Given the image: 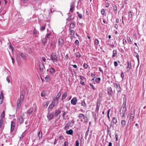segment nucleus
Masks as SVG:
<instances>
[{
    "instance_id": "nucleus-1",
    "label": "nucleus",
    "mask_w": 146,
    "mask_h": 146,
    "mask_svg": "<svg viewBox=\"0 0 146 146\" xmlns=\"http://www.w3.org/2000/svg\"><path fill=\"white\" fill-rule=\"evenodd\" d=\"M126 102H124L120 110V113L121 116L123 117H125V115L126 113Z\"/></svg>"
},
{
    "instance_id": "nucleus-2",
    "label": "nucleus",
    "mask_w": 146,
    "mask_h": 146,
    "mask_svg": "<svg viewBox=\"0 0 146 146\" xmlns=\"http://www.w3.org/2000/svg\"><path fill=\"white\" fill-rule=\"evenodd\" d=\"M48 59L49 60H51L53 62H56L57 61V56L56 53H53L51 55L50 59Z\"/></svg>"
},
{
    "instance_id": "nucleus-3",
    "label": "nucleus",
    "mask_w": 146,
    "mask_h": 146,
    "mask_svg": "<svg viewBox=\"0 0 146 146\" xmlns=\"http://www.w3.org/2000/svg\"><path fill=\"white\" fill-rule=\"evenodd\" d=\"M74 123V120H72L69 121L65 126L64 129L65 130H67L69 128L73 126Z\"/></svg>"
},
{
    "instance_id": "nucleus-4",
    "label": "nucleus",
    "mask_w": 146,
    "mask_h": 146,
    "mask_svg": "<svg viewBox=\"0 0 146 146\" xmlns=\"http://www.w3.org/2000/svg\"><path fill=\"white\" fill-rule=\"evenodd\" d=\"M75 1H72L71 3V5H70V11L71 12H73V10L74 9L75 7V4L76 3Z\"/></svg>"
},
{
    "instance_id": "nucleus-5",
    "label": "nucleus",
    "mask_w": 146,
    "mask_h": 146,
    "mask_svg": "<svg viewBox=\"0 0 146 146\" xmlns=\"http://www.w3.org/2000/svg\"><path fill=\"white\" fill-rule=\"evenodd\" d=\"M78 117L79 118L81 119V121L82 122H86L85 119L86 117L84 116V115L82 113L80 114L79 115Z\"/></svg>"
},
{
    "instance_id": "nucleus-6",
    "label": "nucleus",
    "mask_w": 146,
    "mask_h": 146,
    "mask_svg": "<svg viewBox=\"0 0 146 146\" xmlns=\"http://www.w3.org/2000/svg\"><path fill=\"white\" fill-rule=\"evenodd\" d=\"M54 113H48L47 115V117L48 121H50L53 118Z\"/></svg>"
},
{
    "instance_id": "nucleus-7",
    "label": "nucleus",
    "mask_w": 146,
    "mask_h": 146,
    "mask_svg": "<svg viewBox=\"0 0 146 146\" xmlns=\"http://www.w3.org/2000/svg\"><path fill=\"white\" fill-rule=\"evenodd\" d=\"M114 87L116 88L117 91L118 92H121V89L120 85L119 84H114Z\"/></svg>"
},
{
    "instance_id": "nucleus-8",
    "label": "nucleus",
    "mask_w": 146,
    "mask_h": 146,
    "mask_svg": "<svg viewBox=\"0 0 146 146\" xmlns=\"http://www.w3.org/2000/svg\"><path fill=\"white\" fill-rule=\"evenodd\" d=\"M100 101L98 100L96 104V111L98 112L99 111V109L100 108Z\"/></svg>"
},
{
    "instance_id": "nucleus-9",
    "label": "nucleus",
    "mask_w": 146,
    "mask_h": 146,
    "mask_svg": "<svg viewBox=\"0 0 146 146\" xmlns=\"http://www.w3.org/2000/svg\"><path fill=\"white\" fill-rule=\"evenodd\" d=\"M77 102V99L76 97L74 98L71 101V104L73 105H75L76 104Z\"/></svg>"
},
{
    "instance_id": "nucleus-10",
    "label": "nucleus",
    "mask_w": 146,
    "mask_h": 146,
    "mask_svg": "<svg viewBox=\"0 0 146 146\" xmlns=\"http://www.w3.org/2000/svg\"><path fill=\"white\" fill-rule=\"evenodd\" d=\"M4 97L3 93L1 92L0 94V104H2L3 101Z\"/></svg>"
},
{
    "instance_id": "nucleus-11",
    "label": "nucleus",
    "mask_w": 146,
    "mask_h": 146,
    "mask_svg": "<svg viewBox=\"0 0 146 146\" xmlns=\"http://www.w3.org/2000/svg\"><path fill=\"white\" fill-rule=\"evenodd\" d=\"M108 94L110 95H112L113 93L112 89L111 87H108L107 88Z\"/></svg>"
},
{
    "instance_id": "nucleus-12",
    "label": "nucleus",
    "mask_w": 146,
    "mask_h": 146,
    "mask_svg": "<svg viewBox=\"0 0 146 146\" xmlns=\"http://www.w3.org/2000/svg\"><path fill=\"white\" fill-rule=\"evenodd\" d=\"M15 122L14 121H11V132H12L13 131L14 129L15 126Z\"/></svg>"
},
{
    "instance_id": "nucleus-13",
    "label": "nucleus",
    "mask_w": 146,
    "mask_h": 146,
    "mask_svg": "<svg viewBox=\"0 0 146 146\" xmlns=\"http://www.w3.org/2000/svg\"><path fill=\"white\" fill-rule=\"evenodd\" d=\"M135 116V113L133 112V113H131V117L130 119V120L131 122L133 121V119L134 118Z\"/></svg>"
},
{
    "instance_id": "nucleus-14",
    "label": "nucleus",
    "mask_w": 146,
    "mask_h": 146,
    "mask_svg": "<svg viewBox=\"0 0 146 146\" xmlns=\"http://www.w3.org/2000/svg\"><path fill=\"white\" fill-rule=\"evenodd\" d=\"M24 119H23L22 116H19L18 122L20 124H21L23 123L24 122Z\"/></svg>"
},
{
    "instance_id": "nucleus-15",
    "label": "nucleus",
    "mask_w": 146,
    "mask_h": 146,
    "mask_svg": "<svg viewBox=\"0 0 146 146\" xmlns=\"http://www.w3.org/2000/svg\"><path fill=\"white\" fill-rule=\"evenodd\" d=\"M61 112V110L60 109H58L56 110L55 111V113L54 114V116H57L58 114H60Z\"/></svg>"
},
{
    "instance_id": "nucleus-16",
    "label": "nucleus",
    "mask_w": 146,
    "mask_h": 146,
    "mask_svg": "<svg viewBox=\"0 0 146 146\" xmlns=\"http://www.w3.org/2000/svg\"><path fill=\"white\" fill-rule=\"evenodd\" d=\"M66 133L68 134L71 135L73 134V131L72 129H70L69 130H67L66 131Z\"/></svg>"
},
{
    "instance_id": "nucleus-17",
    "label": "nucleus",
    "mask_w": 146,
    "mask_h": 146,
    "mask_svg": "<svg viewBox=\"0 0 146 146\" xmlns=\"http://www.w3.org/2000/svg\"><path fill=\"white\" fill-rule=\"evenodd\" d=\"M50 72L51 74H53L55 72V70L53 67H51L50 69Z\"/></svg>"
},
{
    "instance_id": "nucleus-18",
    "label": "nucleus",
    "mask_w": 146,
    "mask_h": 146,
    "mask_svg": "<svg viewBox=\"0 0 146 146\" xmlns=\"http://www.w3.org/2000/svg\"><path fill=\"white\" fill-rule=\"evenodd\" d=\"M67 92H64L62 94V100L64 99L67 96Z\"/></svg>"
},
{
    "instance_id": "nucleus-19",
    "label": "nucleus",
    "mask_w": 146,
    "mask_h": 146,
    "mask_svg": "<svg viewBox=\"0 0 146 146\" xmlns=\"http://www.w3.org/2000/svg\"><path fill=\"white\" fill-rule=\"evenodd\" d=\"M69 30H70V35H71V36L72 37L74 35L75 32L73 30H72L70 29H69Z\"/></svg>"
},
{
    "instance_id": "nucleus-20",
    "label": "nucleus",
    "mask_w": 146,
    "mask_h": 146,
    "mask_svg": "<svg viewBox=\"0 0 146 146\" xmlns=\"http://www.w3.org/2000/svg\"><path fill=\"white\" fill-rule=\"evenodd\" d=\"M131 63H130L129 62H127V70L129 71L131 69Z\"/></svg>"
},
{
    "instance_id": "nucleus-21",
    "label": "nucleus",
    "mask_w": 146,
    "mask_h": 146,
    "mask_svg": "<svg viewBox=\"0 0 146 146\" xmlns=\"http://www.w3.org/2000/svg\"><path fill=\"white\" fill-rule=\"evenodd\" d=\"M33 108H30L29 110H28L27 111V113H28L30 115L32 113V112L33 111Z\"/></svg>"
},
{
    "instance_id": "nucleus-22",
    "label": "nucleus",
    "mask_w": 146,
    "mask_h": 146,
    "mask_svg": "<svg viewBox=\"0 0 146 146\" xmlns=\"http://www.w3.org/2000/svg\"><path fill=\"white\" fill-rule=\"evenodd\" d=\"M112 122L114 124H116L117 122V119L116 117H113L112 118Z\"/></svg>"
},
{
    "instance_id": "nucleus-23",
    "label": "nucleus",
    "mask_w": 146,
    "mask_h": 146,
    "mask_svg": "<svg viewBox=\"0 0 146 146\" xmlns=\"http://www.w3.org/2000/svg\"><path fill=\"white\" fill-rule=\"evenodd\" d=\"M55 105V104L52 103L48 107V110H51Z\"/></svg>"
},
{
    "instance_id": "nucleus-24",
    "label": "nucleus",
    "mask_w": 146,
    "mask_h": 146,
    "mask_svg": "<svg viewBox=\"0 0 146 146\" xmlns=\"http://www.w3.org/2000/svg\"><path fill=\"white\" fill-rule=\"evenodd\" d=\"M58 43L59 44H63V40L62 38H60L59 39Z\"/></svg>"
},
{
    "instance_id": "nucleus-25",
    "label": "nucleus",
    "mask_w": 146,
    "mask_h": 146,
    "mask_svg": "<svg viewBox=\"0 0 146 146\" xmlns=\"http://www.w3.org/2000/svg\"><path fill=\"white\" fill-rule=\"evenodd\" d=\"M117 54V51L116 50H114L113 51V54L112 55V57L113 58L114 57L116 56Z\"/></svg>"
},
{
    "instance_id": "nucleus-26",
    "label": "nucleus",
    "mask_w": 146,
    "mask_h": 146,
    "mask_svg": "<svg viewBox=\"0 0 146 146\" xmlns=\"http://www.w3.org/2000/svg\"><path fill=\"white\" fill-rule=\"evenodd\" d=\"M75 26V23H71L70 25V28L71 29L73 28Z\"/></svg>"
},
{
    "instance_id": "nucleus-27",
    "label": "nucleus",
    "mask_w": 146,
    "mask_h": 146,
    "mask_svg": "<svg viewBox=\"0 0 146 146\" xmlns=\"http://www.w3.org/2000/svg\"><path fill=\"white\" fill-rule=\"evenodd\" d=\"M126 122L125 120H122L121 121V124L122 127H124L125 125Z\"/></svg>"
},
{
    "instance_id": "nucleus-28",
    "label": "nucleus",
    "mask_w": 146,
    "mask_h": 146,
    "mask_svg": "<svg viewBox=\"0 0 146 146\" xmlns=\"http://www.w3.org/2000/svg\"><path fill=\"white\" fill-rule=\"evenodd\" d=\"M61 92H60L58 93V94H57V95H56V98H55V99H56L57 100H58V99L59 98V97H60V96H61Z\"/></svg>"
},
{
    "instance_id": "nucleus-29",
    "label": "nucleus",
    "mask_w": 146,
    "mask_h": 146,
    "mask_svg": "<svg viewBox=\"0 0 146 146\" xmlns=\"http://www.w3.org/2000/svg\"><path fill=\"white\" fill-rule=\"evenodd\" d=\"M58 100H57L55 98L54 99L52 103L54 104H55V105H56L58 104Z\"/></svg>"
},
{
    "instance_id": "nucleus-30",
    "label": "nucleus",
    "mask_w": 146,
    "mask_h": 146,
    "mask_svg": "<svg viewBox=\"0 0 146 146\" xmlns=\"http://www.w3.org/2000/svg\"><path fill=\"white\" fill-rule=\"evenodd\" d=\"M38 135L39 138H42V133L40 131L38 132Z\"/></svg>"
},
{
    "instance_id": "nucleus-31",
    "label": "nucleus",
    "mask_w": 146,
    "mask_h": 146,
    "mask_svg": "<svg viewBox=\"0 0 146 146\" xmlns=\"http://www.w3.org/2000/svg\"><path fill=\"white\" fill-rule=\"evenodd\" d=\"M94 43L96 45H98L99 44V42L98 40L97 39H96L95 40Z\"/></svg>"
},
{
    "instance_id": "nucleus-32",
    "label": "nucleus",
    "mask_w": 146,
    "mask_h": 146,
    "mask_svg": "<svg viewBox=\"0 0 146 146\" xmlns=\"http://www.w3.org/2000/svg\"><path fill=\"white\" fill-rule=\"evenodd\" d=\"M67 113L68 112L67 111H64V112L62 114L63 119H64L65 118V116L66 115Z\"/></svg>"
},
{
    "instance_id": "nucleus-33",
    "label": "nucleus",
    "mask_w": 146,
    "mask_h": 146,
    "mask_svg": "<svg viewBox=\"0 0 146 146\" xmlns=\"http://www.w3.org/2000/svg\"><path fill=\"white\" fill-rule=\"evenodd\" d=\"M82 105L84 107H86V104L84 100H83L81 102Z\"/></svg>"
},
{
    "instance_id": "nucleus-34",
    "label": "nucleus",
    "mask_w": 146,
    "mask_h": 146,
    "mask_svg": "<svg viewBox=\"0 0 146 146\" xmlns=\"http://www.w3.org/2000/svg\"><path fill=\"white\" fill-rule=\"evenodd\" d=\"M127 40L129 44H131L132 43V41L130 37H127Z\"/></svg>"
},
{
    "instance_id": "nucleus-35",
    "label": "nucleus",
    "mask_w": 146,
    "mask_h": 146,
    "mask_svg": "<svg viewBox=\"0 0 146 146\" xmlns=\"http://www.w3.org/2000/svg\"><path fill=\"white\" fill-rule=\"evenodd\" d=\"M37 33V31L36 29L35 28L34 29L33 31V36L35 37L36 36V34Z\"/></svg>"
},
{
    "instance_id": "nucleus-36",
    "label": "nucleus",
    "mask_w": 146,
    "mask_h": 146,
    "mask_svg": "<svg viewBox=\"0 0 146 146\" xmlns=\"http://www.w3.org/2000/svg\"><path fill=\"white\" fill-rule=\"evenodd\" d=\"M100 80L101 78H97L95 80V81L97 83H99L100 82Z\"/></svg>"
},
{
    "instance_id": "nucleus-37",
    "label": "nucleus",
    "mask_w": 146,
    "mask_h": 146,
    "mask_svg": "<svg viewBox=\"0 0 146 146\" xmlns=\"http://www.w3.org/2000/svg\"><path fill=\"white\" fill-rule=\"evenodd\" d=\"M76 56L78 58H80L81 57L80 54L79 53L77 52L76 53Z\"/></svg>"
},
{
    "instance_id": "nucleus-38",
    "label": "nucleus",
    "mask_w": 146,
    "mask_h": 146,
    "mask_svg": "<svg viewBox=\"0 0 146 146\" xmlns=\"http://www.w3.org/2000/svg\"><path fill=\"white\" fill-rule=\"evenodd\" d=\"M110 109H109L108 110V112H107V117L108 118L109 120H110V119L109 114H110Z\"/></svg>"
},
{
    "instance_id": "nucleus-39",
    "label": "nucleus",
    "mask_w": 146,
    "mask_h": 146,
    "mask_svg": "<svg viewBox=\"0 0 146 146\" xmlns=\"http://www.w3.org/2000/svg\"><path fill=\"white\" fill-rule=\"evenodd\" d=\"M17 106L18 108H19L20 106V100L17 101Z\"/></svg>"
},
{
    "instance_id": "nucleus-40",
    "label": "nucleus",
    "mask_w": 146,
    "mask_h": 146,
    "mask_svg": "<svg viewBox=\"0 0 146 146\" xmlns=\"http://www.w3.org/2000/svg\"><path fill=\"white\" fill-rule=\"evenodd\" d=\"M5 115V111H3L2 112V113H1V117L2 118H3L4 117Z\"/></svg>"
},
{
    "instance_id": "nucleus-41",
    "label": "nucleus",
    "mask_w": 146,
    "mask_h": 146,
    "mask_svg": "<svg viewBox=\"0 0 146 146\" xmlns=\"http://www.w3.org/2000/svg\"><path fill=\"white\" fill-rule=\"evenodd\" d=\"M46 95V94L44 92H42L41 94V96L42 97H44Z\"/></svg>"
},
{
    "instance_id": "nucleus-42",
    "label": "nucleus",
    "mask_w": 146,
    "mask_h": 146,
    "mask_svg": "<svg viewBox=\"0 0 146 146\" xmlns=\"http://www.w3.org/2000/svg\"><path fill=\"white\" fill-rule=\"evenodd\" d=\"M50 35V33H47L45 36V38L47 39L49 38V36Z\"/></svg>"
},
{
    "instance_id": "nucleus-43",
    "label": "nucleus",
    "mask_w": 146,
    "mask_h": 146,
    "mask_svg": "<svg viewBox=\"0 0 146 146\" xmlns=\"http://www.w3.org/2000/svg\"><path fill=\"white\" fill-rule=\"evenodd\" d=\"M127 43V41L125 39H123V44L124 45H125Z\"/></svg>"
},
{
    "instance_id": "nucleus-44",
    "label": "nucleus",
    "mask_w": 146,
    "mask_h": 146,
    "mask_svg": "<svg viewBox=\"0 0 146 146\" xmlns=\"http://www.w3.org/2000/svg\"><path fill=\"white\" fill-rule=\"evenodd\" d=\"M20 56H21V57L23 59L25 58V55L23 54V53H21L20 54Z\"/></svg>"
},
{
    "instance_id": "nucleus-45",
    "label": "nucleus",
    "mask_w": 146,
    "mask_h": 146,
    "mask_svg": "<svg viewBox=\"0 0 146 146\" xmlns=\"http://www.w3.org/2000/svg\"><path fill=\"white\" fill-rule=\"evenodd\" d=\"M24 97V95L23 94H21L20 95V99L21 101L23 100Z\"/></svg>"
},
{
    "instance_id": "nucleus-46",
    "label": "nucleus",
    "mask_w": 146,
    "mask_h": 146,
    "mask_svg": "<svg viewBox=\"0 0 146 146\" xmlns=\"http://www.w3.org/2000/svg\"><path fill=\"white\" fill-rule=\"evenodd\" d=\"M77 13L78 14L79 17L80 18H82V15L81 14L79 13L78 12H77Z\"/></svg>"
},
{
    "instance_id": "nucleus-47",
    "label": "nucleus",
    "mask_w": 146,
    "mask_h": 146,
    "mask_svg": "<svg viewBox=\"0 0 146 146\" xmlns=\"http://www.w3.org/2000/svg\"><path fill=\"white\" fill-rule=\"evenodd\" d=\"M88 66V65L86 63H84L83 65V67L85 69H86L87 68Z\"/></svg>"
},
{
    "instance_id": "nucleus-48",
    "label": "nucleus",
    "mask_w": 146,
    "mask_h": 146,
    "mask_svg": "<svg viewBox=\"0 0 146 146\" xmlns=\"http://www.w3.org/2000/svg\"><path fill=\"white\" fill-rule=\"evenodd\" d=\"M128 13L129 14V16L131 18L132 17V15L131 12L130 11L128 12Z\"/></svg>"
},
{
    "instance_id": "nucleus-49",
    "label": "nucleus",
    "mask_w": 146,
    "mask_h": 146,
    "mask_svg": "<svg viewBox=\"0 0 146 146\" xmlns=\"http://www.w3.org/2000/svg\"><path fill=\"white\" fill-rule=\"evenodd\" d=\"M135 55L136 56L137 58V59L138 61H139V57L138 54L137 53H135Z\"/></svg>"
},
{
    "instance_id": "nucleus-50",
    "label": "nucleus",
    "mask_w": 146,
    "mask_h": 146,
    "mask_svg": "<svg viewBox=\"0 0 146 146\" xmlns=\"http://www.w3.org/2000/svg\"><path fill=\"white\" fill-rule=\"evenodd\" d=\"M105 11L104 9H102L101 11V13L102 15H104L105 14Z\"/></svg>"
},
{
    "instance_id": "nucleus-51",
    "label": "nucleus",
    "mask_w": 146,
    "mask_h": 146,
    "mask_svg": "<svg viewBox=\"0 0 146 146\" xmlns=\"http://www.w3.org/2000/svg\"><path fill=\"white\" fill-rule=\"evenodd\" d=\"M89 131V128H88L87 130L86 131V135H85L86 137H87L88 136V135Z\"/></svg>"
},
{
    "instance_id": "nucleus-52",
    "label": "nucleus",
    "mask_w": 146,
    "mask_h": 146,
    "mask_svg": "<svg viewBox=\"0 0 146 146\" xmlns=\"http://www.w3.org/2000/svg\"><path fill=\"white\" fill-rule=\"evenodd\" d=\"M114 11L115 12H116L117 11V8L116 6H114L113 7Z\"/></svg>"
},
{
    "instance_id": "nucleus-53",
    "label": "nucleus",
    "mask_w": 146,
    "mask_h": 146,
    "mask_svg": "<svg viewBox=\"0 0 146 146\" xmlns=\"http://www.w3.org/2000/svg\"><path fill=\"white\" fill-rule=\"evenodd\" d=\"M79 142L78 140H77L76 141V144L75 145V146H79Z\"/></svg>"
},
{
    "instance_id": "nucleus-54",
    "label": "nucleus",
    "mask_w": 146,
    "mask_h": 146,
    "mask_svg": "<svg viewBox=\"0 0 146 146\" xmlns=\"http://www.w3.org/2000/svg\"><path fill=\"white\" fill-rule=\"evenodd\" d=\"M90 87L93 89V90H95V88L94 87V86L91 84H90Z\"/></svg>"
},
{
    "instance_id": "nucleus-55",
    "label": "nucleus",
    "mask_w": 146,
    "mask_h": 146,
    "mask_svg": "<svg viewBox=\"0 0 146 146\" xmlns=\"http://www.w3.org/2000/svg\"><path fill=\"white\" fill-rule=\"evenodd\" d=\"M59 139L57 138H55V141H54V145L56 144V143H57V140H58Z\"/></svg>"
},
{
    "instance_id": "nucleus-56",
    "label": "nucleus",
    "mask_w": 146,
    "mask_h": 146,
    "mask_svg": "<svg viewBox=\"0 0 146 146\" xmlns=\"http://www.w3.org/2000/svg\"><path fill=\"white\" fill-rule=\"evenodd\" d=\"M64 146H68V141H66L64 142Z\"/></svg>"
},
{
    "instance_id": "nucleus-57",
    "label": "nucleus",
    "mask_w": 146,
    "mask_h": 146,
    "mask_svg": "<svg viewBox=\"0 0 146 146\" xmlns=\"http://www.w3.org/2000/svg\"><path fill=\"white\" fill-rule=\"evenodd\" d=\"M79 42L78 40H76L74 42L75 44L76 45L78 44H79Z\"/></svg>"
},
{
    "instance_id": "nucleus-58",
    "label": "nucleus",
    "mask_w": 146,
    "mask_h": 146,
    "mask_svg": "<svg viewBox=\"0 0 146 146\" xmlns=\"http://www.w3.org/2000/svg\"><path fill=\"white\" fill-rule=\"evenodd\" d=\"M118 135L117 133L115 134V139L116 141H118Z\"/></svg>"
},
{
    "instance_id": "nucleus-59",
    "label": "nucleus",
    "mask_w": 146,
    "mask_h": 146,
    "mask_svg": "<svg viewBox=\"0 0 146 146\" xmlns=\"http://www.w3.org/2000/svg\"><path fill=\"white\" fill-rule=\"evenodd\" d=\"M42 42L43 43L45 44L46 42V40L45 39H42Z\"/></svg>"
},
{
    "instance_id": "nucleus-60",
    "label": "nucleus",
    "mask_w": 146,
    "mask_h": 146,
    "mask_svg": "<svg viewBox=\"0 0 146 146\" xmlns=\"http://www.w3.org/2000/svg\"><path fill=\"white\" fill-rule=\"evenodd\" d=\"M41 29L42 30H44L45 29V26H42L41 27Z\"/></svg>"
},
{
    "instance_id": "nucleus-61",
    "label": "nucleus",
    "mask_w": 146,
    "mask_h": 146,
    "mask_svg": "<svg viewBox=\"0 0 146 146\" xmlns=\"http://www.w3.org/2000/svg\"><path fill=\"white\" fill-rule=\"evenodd\" d=\"M114 66L115 67H116L117 66L118 64H117V62L115 61L114 62Z\"/></svg>"
},
{
    "instance_id": "nucleus-62",
    "label": "nucleus",
    "mask_w": 146,
    "mask_h": 146,
    "mask_svg": "<svg viewBox=\"0 0 146 146\" xmlns=\"http://www.w3.org/2000/svg\"><path fill=\"white\" fill-rule=\"evenodd\" d=\"M64 139V137L62 136H60L59 137L60 140H62Z\"/></svg>"
},
{
    "instance_id": "nucleus-63",
    "label": "nucleus",
    "mask_w": 146,
    "mask_h": 146,
    "mask_svg": "<svg viewBox=\"0 0 146 146\" xmlns=\"http://www.w3.org/2000/svg\"><path fill=\"white\" fill-rule=\"evenodd\" d=\"M42 61L44 62H45L46 61V59L44 57H42Z\"/></svg>"
},
{
    "instance_id": "nucleus-64",
    "label": "nucleus",
    "mask_w": 146,
    "mask_h": 146,
    "mask_svg": "<svg viewBox=\"0 0 146 146\" xmlns=\"http://www.w3.org/2000/svg\"><path fill=\"white\" fill-rule=\"evenodd\" d=\"M110 6V4L109 3H107L106 5V7H108Z\"/></svg>"
}]
</instances>
